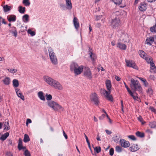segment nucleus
<instances>
[{
    "mask_svg": "<svg viewBox=\"0 0 156 156\" xmlns=\"http://www.w3.org/2000/svg\"><path fill=\"white\" fill-rule=\"evenodd\" d=\"M105 84L107 89L108 91H107L104 89H101L100 90L101 92L104 95L108 100L112 101L113 100L112 97V95H110L112 88L111 81L109 80H106L105 82Z\"/></svg>",
    "mask_w": 156,
    "mask_h": 156,
    "instance_id": "1",
    "label": "nucleus"
},
{
    "mask_svg": "<svg viewBox=\"0 0 156 156\" xmlns=\"http://www.w3.org/2000/svg\"><path fill=\"white\" fill-rule=\"evenodd\" d=\"M131 83L130 85L132 90L138 91L140 93L142 92V88L138 80H135L133 79L132 78L130 80Z\"/></svg>",
    "mask_w": 156,
    "mask_h": 156,
    "instance_id": "2",
    "label": "nucleus"
},
{
    "mask_svg": "<svg viewBox=\"0 0 156 156\" xmlns=\"http://www.w3.org/2000/svg\"><path fill=\"white\" fill-rule=\"evenodd\" d=\"M48 105L55 111H59L61 110L63 111L64 108L58 104L54 101H50L47 102Z\"/></svg>",
    "mask_w": 156,
    "mask_h": 156,
    "instance_id": "3",
    "label": "nucleus"
},
{
    "mask_svg": "<svg viewBox=\"0 0 156 156\" xmlns=\"http://www.w3.org/2000/svg\"><path fill=\"white\" fill-rule=\"evenodd\" d=\"M48 52L50 58L52 63L54 65H57L58 64L57 58L53 49L51 47L49 48Z\"/></svg>",
    "mask_w": 156,
    "mask_h": 156,
    "instance_id": "4",
    "label": "nucleus"
},
{
    "mask_svg": "<svg viewBox=\"0 0 156 156\" xmlns=\"http://www.w3.org/2000/svg\"><path fill=\"white\" fill-rule=\"evenodd\" d=\"M121 23L119 17L117 16L112 19L111 25L113 29H117L121 26Z\"/></svg>",
    "mask_w": 156,
    "mask_h": 156,
    "instance_id": "5",
    "label": "nucleus"
},
{
    "mask_svg": "<svg viewBox=\"0 0 156 156\" xmlns=\"http://www.w3.org/2000/svg\"><path fill=\"white\" fill-rule=\"evenodd\" d=\"M117 35L121 37V39L125 42L128 43L130 41V38L128 34H124L122 30H119L118 31Z\"/></svg>",
    "mask_w": 156,
    "mask_h": 156,
    "instance_id": "6",
    "label": "nucleus"
},
{
    "mask_svg": "<svg viewBox=\"0 0 156 156\" xmlns=\"http://www.w3.org/2000/svg\"><path fill=\"white\" fill-rule=\"evenodd\" d=\"M91 101L93 102L96 105H98L99 103L98 97L95 93H92L90 95Z\"/></svg>",
    "mask_w": 156,
    "mask_h": 156,
    "instance_id": "7",
    "label": "nucleus"
},
{
    "mask_svg": "<svg viewBox=\"0 0 156 156\" xmlns=\"http://www.w3.org/2000/svg\"><path fill=\"white\" fill-rule=\"evenodd\" d=\"M88 54L89 55V57L92 61L93 64H94L97 57L96 55L93 53V50L91 48L89 47L88 51Z\"/></svg>",
    "mask_w": 156,
    "mask_h": 156,
    "instance_id": "8",
    "label": "nucleus"
},
{
    "mask_svg": "<svg viewBox=\"0 0 156 156\" xmlns=\"http://www.w3.org/2000/svg\"><path fill=\"white\" fill-rule=\"evenodd\" d=\"M83 75L87 78L91 79L92 77V74L89 68H86L84 71Z\"/></svg>",
    "mask_w": 156,
    "mask_h": 156,
    "instance_id": "9",
    "label": "nucleus"
},
{
    "mask_svg": "<svg viewBox=\"0 0 156 156\" xmlns=\"http://www.w3.org/2000/svg\"><path fill=\"white\" fill-rule=\"evenodd\" d=\"M126 65L129 67H132L135 69H138V68L135 62L131 60H126Z\"/></svg>",
    "mask_w": 156,
    "mask_h": 156,
    "instance_id": "10",
    "label": "nucleus"
},
{
    "mask_svg": "<svg viewBox=\"0 0 156 156\" xmlns=\"http://www.w3.org/2000/svg\"><path fill=\"white\" fill-rule=\"evenodd\" d=\"M44 80L47 83L51 86L52 85V84L55 80L48 76H44Z\"/></svg>",
    "mask_w": 156,
    "mask_h": 156,
    "instance_id": "11",
    "label": "nucleus"
},
{
    "mask_svg": "<svg viewBox=\"0 0 156 156\" xmlns=\"http://www.w3.org/2000/svg\"><path fill=\"white\" fill-rule=\"evenodd\" d=\"M51 87L59 90H61L63 89V87L61 84L55 80H54Z\"/></svg>",
    "mask_w": 156,
    "mask_h": 156,
    "instance_id": "12",
    "label": "nucleus"
},
{
    "mask_svg": "<svg viewBox=\"0 0 156 156\" xmlns=\"http://www.w3.org/2000/svg\"><path fill=\"white\" fill-rule=\"evenodd\" d=\"M120 145L124 148H127L130 146V143L129 141H126L124 139H120L119 141Z\"/></svg>",
    "mask_w": 156,
    "mask_h": 156,
    "instance_id": "13",
    "label": "nucleus"
},
{
    "mask_svg": "<svg viewBox=\"0 0 156 156\" xmlns=\"http://www.w3.org/2000/svg\"><path fill=\"white\" fill-rule=\"evenodd\" d=\"M83 66H78L77 68L73 72L75 76L80 74L83 72Z\"/></svg>",
    "mask_w": 156,
    "mask_h": 156,
    "instance_id": "14",
    "label": "nucleus"
},
{
    "mask_svg": "<svg viewBox=\"0 0 156 156\" xmlns=\"http://www.w3.org/2000/svg\"><path fill=\"white\" fill-rule=\"evenodd\" d=\"M15 91L18 97L20 98L22 100L24 101L25 99L24 96L20 89L16 88L15 89Z\"/></svg>",
    "mask_w": 156,
    "mask_h": 156,
    "instance_id": "15",
    "label": "nucleus"
},
{
    "mask_svg": "<svg viewBox=\"0 0 156 156\" xmlns=\"http://www.w3.org/2000/svg\"><path fill=\"white\" fill-rule=\"evenodd\" d=\"M147 6V3L144 2L140 4V6H139V9L140 11H144L146 9Z\"/></svg>",
    "mask_w": 156,
    "mask_h": 156,
    "instance_id": "16",
    "label": "nucleus"
},
{
    "mask_svg": "<svg viewBox=\"0 0 156 156\" xmlns=\"http://www.w3.org/2000/svg\"><path fill=\"white\" fill-rule=\"evenodd\" d=\"M129 150L132 152H135L138 150L139 148L138 147L137 144H133L129 148Z\"/></svg>",
    "mask_w": 156,
    "mask_h": 156,
    "instance_id": "17",
    "label": "nucleus"
},
{
    "mask_svg": "<svg viewBox=\"0 0 156 156\" xmlns=\"http://www.w3.org/2000/svg\"><path fill=\"white\" fill-rule=\"evenodd\" d=\"M78 66L77 63L73 62L70 65V69L72 72H73Z\"/></svg>",
    "mask_w": 156,
    "mask_h": 156,
    "instance_id": "18",
    "label": "nucleus"
},
{
    "mask_svg": "<svg viewBox=\"0 0 156 156\" xmlns=\"http://www.w3.org/2000/svg\"><path fill=\"white\" fill-rule=\"evenodd\" d=\"M154 41V38L153 37H148L146 40L145 44L151 45Z\"/></svg>",
    "mask_w": 156,
    "mask_h": 156,
    "instance_id": "19",
    "label": "nucleus"
},
{
    "mask_svg": "<svg viewBox=\"0 0 156 156\" xmlns=\"http://www.w3.org/2000/svg\"><path fill=\"white\" fill-rule=\"evenodd\" d=\"M73 23L75 28L78 30L79 27V23L78 22V20L76 17H74L73 20Z\"/></svg>",
    "mask_w": 156,
    "mask_h": 156,
    "instance_id": "20",
    "label": "nucleus"
},
{
    "mask_svg": "<svg viewBox=\"0 0 156 156\" xmlns=\"http://www.w3.org/2000/svg\"><path fill=\"white\" fill-rule=\"evenodd\" d=\"M66 9L70 10L72 8V4L71 0H66Z\"/></svg>",
    "mask_w": 156,
    "mask_h": 156,
    "instance_id": "21",
    "label": "nucleus"
},
{
    "mask_svg": "<svg viewBox=\"0 0 156 156\" xmlns=\"http://www.w3.org/2000/svg\"><path fill=\"white\" fill-rule=\"evenodd\" d=\"M2 81L5 85H8L10 83L11 80L9 77H6L2 80Z\"/></svg>",
    "mask_w": 156,
    "mask_h": 156,
    "instance_id": "22",
    "label": "nucleus"
},
{
    "mask_svg": "<svg viewBox=\"0 0 156 156\" xmlns=\"http://www.w3.org/2000/svg\"><path fill=\"white\" fill-rule=\"evenodd\" d=\"M7 18L9 22H15L16 20V17L15 15H10L8 16Z\"/></svg>",
    "mask_w": 156,
    "mask_h": 156,
    "instance_id": "23",
    "label": "nucleus"
},
{
    "mask_svg": "<svg viewBox=\"0 0 156 156\" xmlns=\"http://www.w3.org/2000/svg\"><path fill=\"white\" fill-rule=\"evenodd\" d=\"M117 47L119 48L120 49L122 50H125L126 49V46L124 44H123L121 43H119L117 44Z\"/></svg>",
    "mask_w": 156,
    "mask_h": 156,
    "instance_id": "24",
    "label": "nucleus"
},
{
    "mask_svg": "<svg viewBox=\"0 0 156 156\" xmlns=\"http://www.w3.org/2000/svg\"><path fill=\"white\" fill-rule=\"evenodd\" d=\"M9 32L13 34L15 37L17 36V32L15 27H13L12 29L9 30Z\"/></svg>",
    "mask_w": 156,
    "mask_h": 156,
    "instance_id": "25",
    "label": "nucleus"
},
{
    "mask_svg": "<svg viewBox=\"0 0 156 156\" xmlns=\"http://www.w3.org/2000/svg\"><path fill=\"white\" fill-rule=\"evenodd\" d=\"M38 96L40 99L43 101L45 100L44 96V95L43 92L42 91H39L38 93Z\"/></svg>",
    "mask_w": 156,
    "mask_h": 156,
    "instance_id": "26",
    "label": "nucleus"
},
{
    "mask_svg": "<svg viewBox=\"0 0 156 156\" xmlns=\"http://www.w3.org/2000/svg\"><path fill=\"white\" fill-rule=\"evenodd\" d=\"M9 135V133L8 132H7L2 136L0 138V139L1 140L4 141L7 138Z\"/></svg>",
    "mask_w": 156,
    "mask_h": 156,
    "instance_id": "27",
    "label": "nucleus"
},
{
    "mask_svg": "<svg viewBox=\"0 0 156 156\" xmlns=\"http://www.w3.org/2000/svg\"><path fill=\"white\" fill-rule=\"evenodd\" d=\"M12 84L14 87H18L19 85L18 80L17 79H14L12 81Z\"/></svg>",
    "mask_w": 156,
    "mask_h": 156,
    "instance_id": "28",
    "label": "nucleus"
},
{
    "mask_svg": "<svg viewBox=\"0 0 156 156\" xmlns=\"http://www.w3.org/2000/svg\"><path fill=\"white\" fill-rule=\"evenodd\" d=\"M29 16L27 14H25L23 16L22 19L23 21L25 23H27L29 20Z\"/></svg>",
    "mask_w": 156,
    "mask_h": 156,
    "instance_id": "29",
    "label": "nucleus"
},
{
    "mask_svg": "<svg viewBox=\"0 0 156 156\" xmlns=\"http://www.w3.org/2000/svg\"><path fill=\"white\" fill-rule=\"evenodd\" d=\"M139 53L140 56L144 58L146 56V54L143 51L141 50L139 51Z\"/></svg>",
    "mask_w": 156,
    "mask_h": 156,
    "instance_id": "30",
    "label": "nucleus"
},
{
    "mask_svg": "<svg viewBox=\"0 0 156 156\" xmlns=\"http://www.w3.org/2000/svg\"><path fill=\"white\" fill-rule=\"evenodd\" d=\"M4 130L7 131L10 129V127L9 125V123L8 122H5L4 124Z\"/></svg>",
    "mask_w": 156,
    "mask_h": 156,
    "instance_id": "31",
    "label": "nucleus"
},
{
    "mask_svg": "<svg viewBox=\"0 0 156 156\" xmlns=\"http://www.w3.org/2000/svg\"><path fill=\"white\" fill-rule=\"evenodd\" d=\"M136 134L137 136L141 138H142L144 136V133L139 131L136 132Z\"/></svg>",
    "mask_w": 156,
    "mask_h": 156,
    "instance_id": "32",
    "label": "nucleus"
},
{
    "mask_svg": "<svg viewBox=\"0 0 156 156\" xmlns=\"http://www.w3.org/2000/svg\"><path fill=\"white\" fill-rule=\"evenodd\" d=\"M139 79L143 83L145 87H147L148 86V83L145 79L142 77H139Z\"/></svg>",
    "mask_w": 156,
    "mask_h": 156,
    "instance_id": "33",
    "label": "nucleus"
},
{
    "mask_svg": "<svg viewBox=\"0 0 156 156\" xmlns=\"http://www.w3.org/2000/svg\"><path fill=\"white\" fill-rule=\"evenodd\" d=\"M30 138L28 135L25 134L24 135L23 141L25 142H27L30 141Z\"/></svg>",
    "mask_w": 156,
    "mask_h": 156,
    "instance_id": "34",
    "label": "nucleus"
},
{
    "mask_svg": "<svg viewBox=\"0 0 156 156\" xmlns=\"http://www.w3.org/2000/svg\"><path fill=\"white\" fill-rule=\"evenodd\" d=\"M149 126L151 128H155V127H156V122L155 121H153L152 122H150Z\"/></svg>",
    "mask_w": 156,
    "mask_h": 156,
    "instance_id": "35",
    "label": "nucleus"
},
{
    "mask_svg": "<svg viewBox=\"0 0 156 156\" xmlns=\"http://www.w3.org/2000/svg\"><path fill=\"white\" fill-rule=\"evenodd\" d=\"M3 8L4 12H7L10 10L11 7L8 6V5H6L3 6Z\"/></svg>",
    "mask_w": 156,
    "mask_h": 156,
    "instance_id": "36",
    "label": "nucleus"
},
{
    "mask_svg": "<svg viewBox=\"0 0 156 156\" xmlns=\"http://www.w3.org/2000/svg\"><path fill=\"white\" fill-rule=\"evenodd\" d=\"M23 146L22 140V139L20 138L19 140V143L18 146V148L19 150H21L20 147Z\"/></svg>",
    "mask_w": 156,
    "mask_h": 156,
    "instance_id": "37",
    "label": "nucleus"
},
{
    "mask_svg": "<svg viewBox=\"0 0 156 156\" xmlns=\"http://www.w3.org/2000/svg\"><path fill=\"white\" fill-rule=\"evenodd\" d=\"M23 3L26 6H29L30 4L29 0H23Z\"/></svg>",
    "mask_w": 156,
    "mask_h": 156,
    "instance_id": "38",
    "label": "nucleus"
},
{
    "mask_svg": "<svg viewBox=\"0 0 156 156\" xmlns=\"http://www.w3.org/2000/svg\"><path fill=\"white\" fill-rule=\"evenodd\" d=\"M19 12L21 13H24L25 11V7H23L21 6H20L19 7Z\"/></svg>",
    "mask_w": 156,
    "mask_h": 156,
    "instance_id": "39",
    "label": "nucleus"
},
{
    "mask_svg": "<svg viewBox=\"0 0 156 156\" xmlns=\"http://www.w3.org/2000/svg\"><path fill=\"white\" fill-rule=\"evenodd\" d=\"M114 3L118 5H119L121 4L122 0H112Z\"/></svg>",
    "mask_w": 156,
    "mask_h": 156,
    "instance_id": "40",
    "label": "nucleus"
},
{
    "mask_svg": "<svg viewBox=\"0 0 156 156\" xmlns=\"http://www.w3.org/2000/svg\"><path fill=\"white\" fill-rule=\"evenodd\" d=\"M7 70L9 72L13 74L16 73L17 71V69H7Z\"/></svg>",
    "mask_w": 156,
    "mask_h": 156,
    "instance_id": "41",
    "label": "nucleus"
},
{
    "mask_svg": "<svg viewBox=\"0 0 156 156\" xmlns=\"http://www.w3.org/2000/svg\"><path fill=\"white\" fill-rule=\"evenodd\" d=\"M144 58L145 59L148 63H149L151 62L152 61V58L149 56L147 57L146 56Z\"/></svg>",
    "mask_w": 156,
    "mask_h": 156,
    "instance_id": "42",
    "label": "nucleus"
},
{
    "mask_svg": "<svg viewBox=\"0 0 156 156\" xmlns=\"http://www.w3.org/2000/svg\"><path fill=\"white\" fill-rule=\"evenodd\" d=\"M94 150L97 153H98L101 151V148L100 147H94Z\"/></svg>",
    "mask_w": 156,
    "mask_h": 156,
    "instance_id": "43",
    "label": "nucleus"
},
{
    "mask_svg": "<svg viewBox=\"0 0 156 156\" xmlns=\"http://www.w3.org/2000/svg\"><path fill=\"white\" fill-rule=\"evenodd\" d=\"M27 33L28 34H30L32 36H34L35 34V33L34 31H32L30 29L28 30Z\"/></svg>",
    "mask_w": 156,
    "mask_h": 156,
    "instance_id": "44",
    "label": "nucleus"
},
{
    "mask_svg": "<svg viewBox=\"0 0 156 156\" xmlns=\"http://www.w3.org/2000/svg\"><path fill=\"white\" fill-rule=\"evenodd\" d=\"M24 155L25 156H31L30 152L28 150L26 149L24 152Z\"/></svg>",
    "mask_w": 156,
    "mask_h": 156,
    "instance_id": "45",
    "label": "nucleus"
},
{
    "mask_svg": "<svg viewBox=\"0 0 156 156\" xmlns=\"http://www.w3.org/2000/svg\"><path fill=\"white\" fill-rule=\"evenodd\" d=\"M115 150L117 152L119 153L122 151V148L120 146H117L115 147Z\"/></svg>",
    "mask_w": 156,
    "mask_h": 156,
    "instance_id": "46",
    "label": "nucleus"
},
{
    "mask_svg": "<svg viewBox=\"0 0 156 156\" xmlns=\"http://www.w3.org/2000/svg\"><path fill=\"white\" fill-rule=\"evenodd\" d=\"M2 23L6 24V22L5 21L4 19H3L2 17L0 16V26H1Z\"/></svg>",
    "mask_w": 156,
    "mask_h": 156,
    "instance_id": "47",
    "label": "nucleus"
},
{
    "mask_svg": "<svg viewBox=\"0 0 156 156\" xmlns=\"http://www.w3.org/2000/svg\"><path fill=\"white\" fill-rule=\"evenodd\" d=\"M60 8L62 10H65L66 8L65 5L63 3H60L59 5Z\"/></svg>",
    "mask_w": 156,
    "mask_h": 156,
    "instance_id": "48",
    "label": "nucleus"
},
{
    "mask_svg": "<svg viewBox=\"0 0 156 156\" xmlns=\"http://www.w3.org/2000/svg\"><path fill=\"white\" fill-rule=\"evenodd\" d=\"M150 72L152 73H156V66H154L153 67H150Z\"/></svg>",
    "mask_w": 156,
    "mask_h": 156,
    "instance_id": "49",
    "label": "nucleus"
},
{
    "mask_svg": "<svg viewBox=\"0 0 156 156\" xmlns=\"http://www.w3.org/2000/svg\"><path fill=\"white\" fill-rule=\"evenodd\" d=\"M138 120L142 124H144L145 122L143 121V118L141 116H139L137 118Z\"/></svg>",
    "mask_w": 156,
    "mask_h": 156,
    "instance_id": "50",
    "label": "nucleus"
},
{
    "mask_svg": "<svg viewBox=\"0 0 156 156\" xmlns=\"http://www.w3.org/2000/svg\"><path fill=\"white\" fill-rule=\"evenodd\" d=\"M46 99L47 100H51L52 98V96L51 94H46Z\"/></svg>",
    "mask_w": 156,
    "mask_h": 156,
    "instance_id": "51",
    "label": "nucleus"
},
{
    "mask_svg": "<svg viewBox=\"0 0 156 156\" xmlns=\"http://www.w3.org/2000/svg\"><path fill=\"white\" fill-rule=\"evenodd\" d=\"M129 138L131 139V140H136V138H135V136L133 135H131L129 136H128Z\"/></svg>",
    "mask_w": 156,
    "mask_h": 156,
    "instance_id": "52",
    "label": "nucleus"
},
{
    "mask_svg": "<svg viewBox=\"0 0 156 156\" xmlns=\"http://www.w3.org/2000/svg\"><path fill=\"white\" fill-rule=\"evenodd\" d=\"M114 153V149L112 148H111L109 151V154L111 156H112Z\"/></svg>",
    "mask_w": 156,
    "mask_h": 156,
    "instance_id": "53",
    "label": "nucleus"
},
{
    "mask_svg": "<svg viewBox=\"0 0 156 156\" xmlns=\"http://www.w3.org/2000/svg\"><path fill=\"white\" fill-rule=\"evenodd\" d=\"M147 93L149 94H152L153 93V91L152 89L151 88H148L147 90Z\"/></svg>",
    "mask_w": 156,
    "mask_h": 156,
    "instance_id": "54",
    "label": "nucleus"
},
{
    "mask_svg": "<svg viewBox=\"0 0 156 156\" xmlns=\"http://www.w3.org/2000/svg\"><path fill=\"white\" fill-rule=\"evenodd\" d=\"M102 16L101 15L99 16H96V18L95 19V20L96 21H98L102 17Z\"/></svg>",
    "mask_w": 156,
    "mask_h": 156,
    "instance_id": "55",
    "label": "nucleus"
},
{
    "mask_svg": "<svg viewBox=\"0 0 156 156\" xmlns=\"http://www.w3.org/2000/svg\"><path fill=\"white\" fill-rule=\"evenodd\" d=\"M6 154L7 156H13L12 153L10 152H7Z\"/></svg>",
    "mask_w": 156,
    "mask_h": 156,
    "instance_id": "56",
    "label": "nucleus"
},
{
    "mask_svg": "<svg viewBox=\"0 0 156 156\" xmlns=\"http://www.w3.org/2000/svg\"><path fill=\"white\" fill-rule=\"evenodd\" d=\"M119 138L117 137V136H116L115 137L113 138V141L115 142H117L118 140H119Z\"/></svg>",
    "mask_w": 156,
    "mask_h": 156,
    "instance_id": "57",
    "label": "nucleus"
},
{
    "mask_svg": "<svg viewBox=\"0 0 156 156\" xmlns=\"http://www.w3.org/2000/svg\"><path fill=\"white\" fill-rule=\"evenodd\" d=\"M149 63L150 64L151 66L150 67H154V66H155L154 63H153L152 61L151 62Z\"/></svg>",
    "mask_w": 156,
    "mask_h": 156,
    "instance_id": "58",
    "label": "nucleus"
},
{
    "mask_svg": "<svg viewBox=\"0 0 156 156\" xmlns=\"http://www.w3.org/2000/svg\"><path fill=\"white\" fill-rule=\"evenodd\" d=\"M150 109L151 111L155 113L156 112V110L153 107H150Z\"/></svg>",
    "mask_w": 156,
    "mask_h": 156,
    "instance_id": "59",
    "label": "nucleus"
},
{
    "mask_svg": "<svg viewBox=\"0 0 156 156\" xmlns=\"http://www.w3.org/2000/svg\"><path fill=\"white\" fill-rule=\"evenodd\" d=\"M84 136H85V138L86 140V141H87V144L90 143L89 141V140H88V138L87 136H86V135L85 134V133H84Z\"/></svg>",
    "mask_w": 156,
    "mask_h": 156,
    "instance_id": "60",
    "label": "nucleus"
},
{
    "mask_svg": "<svg viewBox=\"0 0 156 156\" xmlns=\"http://www.w3.org/2000/svg\"><path fill=\"white\" fill-rule=\"evenodd\" d=\"M62 132H63V135L64 136L65 138H66V139H67L68 138L66 134L65 131H64L63 130Z\"/></svg>",
    "mask_w": 156,
    "mask_h": 156,
    "instance_id": "61",
    "label": "nucleus"
},
{
    "mask_svg": "<svg viewBox=\"0 0 156 156\" xmlns=\"http://www.w3.org/2000/svg\"><path fill=\"white\" fill-rule=\"evenodd\" d=\"M136 96L134 95L132 97L135 100H137L138 101H139L138 100H137V99H138V96H137V94H136Z\"/></svg>",
    "mask_w": 156,
    "mask_h": 156,
    "instance_id": "62",
    "label": "nucleus"
},
{
    "mask_svg": "<svg viewBox=\"0 0 156 156\" xmlns=\"http://www.w3.org/2000/svg\"><path fill=\"white\" fill-rule=\"evenodd\" d=\"M105 114H102L101 116L99 117V119L100 120H102L105 118Z\"/></svg>",
    "mask_w": 156,
    "mask_h": 156,
    "instance_id": "63",
    "label": "nucleus"
},
{
    "mask_svg": "<svg viewBox=\"0 0 156 156\" xmlns=\"http://www.w3.org/2000/svg\"><path fill=\"white\" fill-rule=\"evenodd\" d=\"M105 132L108 135L112 133V132L111 131H109L108 129L105 130Z\"/></svg>",
    "mask_w": 156,
    "mask_h": 156,
    "instance_id": "64",
    "label": "nucleus"
}]
</instances>
